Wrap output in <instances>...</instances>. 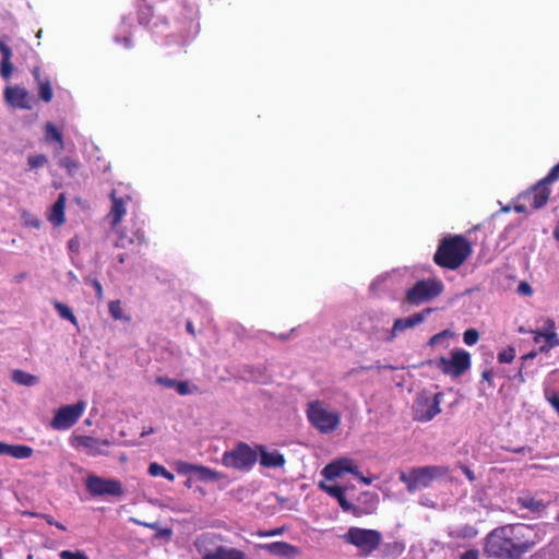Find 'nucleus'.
<instances>
[{
	"label": "nucleus",
	"instance_id": "obj_1",
	"mask_svg": "<svg viewBox=\"0 0 559 559\" xmlns=\"http://www.w3.org/2000/svg\"><path fill=\"white\" fill-rule=\"evenodd\" d=\"M537 543V533L524 523L506 524L493 528L485 537L484 554L488 558L521 559Z\"/></svg>",
	"mask_w": 559,
	"mask_h": 559
},
{
	"label": "nucleus",
	"instance_id": "obj_2",
	"mask_svg": "<svg viewBox=\"0 0 559 559\" xmlns=\"http://www.w3.org/2000/svg\"><path fill=\"white\" fill-rule=\"evenodd\" d=\"M473 247L463 235L443 237L433 254V262L443 269L457 270L472 255Z\"/></svg>",
	"mask_w": 559,
	"mask_h": 559
},
{
	"label": "nucleus",
	"instance_id": "obj_3",
	"mask_svg": "<svg viewBox=\"0 0 559 559\" xmlns=\"http://www.w3.org/2000/svg\"><path fill=\"white\" fill-rule=\"evenodd\" d=\"M449 467L441 465H427L412 467L407 473L401 472L400 480L405 484L408 492L428 488L437 478L448 476Z\"/></svg>",
	"mask_w": 559,
	"mask_h": 559
},
{
	"label": "nucleus",
	"instance_id": "obj_4",
	"mask_svg": "<svg viewBox=\"0 0 559 559\" xmlns=\"http://www.w3.org/2000/svg\"><path fill=\"white\" fill-rule=\"evenodd\" d=\"M344 543L355 546L361 557H368L376 551L382 542V535L377 530L352 526L342 536Z\"/></svg>",
	"mask_w": 559,
	"mask_h": 559
},
{
	"label": "nucleus",
	"instance_id": "obj_5",
	"mask_svg": "<svg viewBox=\"0 0 559 559\" xmlns=\"http://www.w3.org/2000/svg\"><path fill=\"white\" fill-rule=\"evenodd\" d=\"M319 488L326 492L329 496L335 498L345 512H350L353 515L359 518L364 514H371L376 511L379 503V496L374 492L365 491L361 493L362 498L370 499V506L367 509H361L360 506H355L349 502L345 497V489L338 485H328L324 481L319 483Z\"/></svg>",
	"mask_w": 559,
	"mask_h": 559
},
{
	"label": "nucleus",
	"instance_id": "obj_6",
	"mask_svg": "<svg viewBox=\"0 0 559 559\" xmlns=\"http://www.w3.org/2000/svg\"><path fill=\"white\" fill-rule=\"evenodd\" d=\"M307 416L311 425L323 433L336 430L341 424L338 413L328 411L318 401L309 403Z\"/></svg>",
	"mask_w": 559,
	"mask_h": 559
},
{
	"label": "nucleus",
	"instance_id": "obj_7",
	"mask_svg": "<svg viewBox=\"0 0 559 559\" xmlns=\"http://www.w3.org/2000/svg\"><path fill=\"white\" fill-rule=\"evenodd\" d=\"M443 292V284L439 280H420L406 290V301L411 305H421L437 298Z\"/></svg>",
	"mask_w": 559,
	"mask_h": 559
},
{
	"label": "nucleus",
	"instance_id": "obj_8",
	"mask_svg": "<svg viewBox=\"0 0 559 559\" xmlns=\"http://www.w3.org/2000/svg\"><path fill=\"white\" fill-rule=\"evenodd\" d=\"M258 461V450L252 449L246 442H238L234 450L225 452L222 463L236 469H249Z\"/></svg>",
	"mask_w": 559,
	"mask_h": 559
},
{
	"label": "nucleus",
	"instance_id": "obj_9",
	"mask_svg": "<svg viewBox=\"0 0 559 559\" xmlns=\"http://www.w3.org/2000/svg\"><path fill=\"white\" fill-rule=\"evenodd\" d=\"M85 409V402L79 401L75 404L64 405L57 409L50 423L55 430H67L73 427L82 417Z\"/></svg>",
	"mask_w": 559,
	"mask_h": 559
},
{
	"label": "nucleus",
	"instance_id": "obj_10",
	"mask_svg": "<svg viewBox=\"0 0 559 559\" xmlns=\"http://www.w3.org/2000/svg\"><path fill=\"white\" fill-rule=\"evenodd\" d=\"M442 397V392L436 393L432 399H429L428 396L418 397L414 404V420L421 423L432 420L441 413L440 403Z\"/></svg>",
	"mask_w": 559,
	"mask_h": 559
},
{
	"label": "nucleus",
	"instance_id": "obj_11",
	"mask_svg": "<svg viewBox=\"0 0 559 559\" xmlns=\"http://www.w3.org/2000/svg\"><path fill=\"white\" fill-rule=\"evenodd\" d=\"M471 367V355L464 349H454L451 358L441 357L439 368L445 374L453 377L462 376Z\"/></svg>",
	"mask_w": 559,
	"mask_h": 559
},
{
	"label": "nucleus",
	"instance_id": "obj_12",
	"mask_svg": "<svg viewBox=\"0 0 559 559\" xmlns=\"http://www.w3.org/2000/svg\"><path fill=\"white\" fill-rule=\"evenodd\" d=\"M86 489L92 496H112L120 497L123 495L121 481L117 479H106L96 475H90L86 478Z\"/></svg>",
	"mask_w": 559,
	"mask_h": 559
},
{
	"label": "nucleus",
	"instance_id": "obj_13",
	"mask_svg": "<svg viewBox=\"0 0 559 559\" xmlns=\"http://www.w3.org/2000/svg\"><path fill=\"white\" fill-rule=\"evenodd\" d=\"M70 442L73 448L84 449L85 453L91 456L106 455L104 448L111 444L107 439H98L92 436H73Z\"/></svg>",
	"mask_w": 559,
	"mask_h": 559
},
{
	"label": "nucleus",
	"instance_id": "obj_14",
	"mask_svg": "<svg viewBox=\"0 0 559 559\" xmlns=\"http://www.w3.org/2000/svg\"><path fill=\"white\" fill-rule=\"evenodd\" d=\"M550 193L551 190L549 186L543 180H539L523 192L520 199L526 202L532 209L539 210L547 204Z\"/></svg>",
	"mask_w": 559,
	"mask_h": 559
},
{
	"label": "nucleus",
	"instance_id": "obj_15",
	"mask_svg": "<svg viewBox=\"0 0 559 559\" xmlns=\"http://www.w3.org/2000/svg\"><path fill=\"white\" fill-rule=\"evenodd\" d=\"M345 473H349L354 476L359 475V471L354 465L353 460L348 457H341L332 461L322 469V475L328 480H333L341 477Z\"/></svg>",
	"mask_w": 559,
	"mask_h": 559
},
{
	"label": "nucleus",
	"instance_id": "obj_16",
	"mask_svg": "<svg viewBox=\"0 0 559 559\" xmlns=\"http://www.w3.org/2000/svg\"><path fill=\"white\" fill-rule=\"evenodd\" d=\"M110 199L112 201V205L110 212L107 215V219L109 221L111 229H116L118 225L121 223L123 216L126 215L127 203H129L132 200V198L130 194L118 197L117 190H112L110 193Z\"/></svg>",
	"mask_w": 559,
	"mask_h": 559
},
{
	"label": "nucleus",
	"instance_id": "obj_17",
	"mask_svg": "<svg viewBox=\"0 0 559 559\" xmlns=\"http://www.w3.org/2000/svg\"><path fill=\"white\" fill-rule=\"evenodd\" d=\"M4 99L13 108L32 109L31 96L25 87L20 85L7 86L4 90Z\"/></svg>",
	"mask_w": 559,
	"mask_h": 559
},
{
	"label": "nucleus",
	"instance_id": "obj_18",
	"mask_svg": "<svg viewBox=\"0 0 559 559\" xmlns=\"http://www.w3.org/2000/svg\"><path fill=\"white\" fill-rule=\"evenodd\" d=\"M117 239L114 242L116 248L129 249L132 246H142L145 243V235L141 229H136L131 235L122 228L116 229Z\"/></svg>",
	"mask_w": 559,
	"mask_h": 559
},
{
	"label": "nucleus",
	"instance_id": "obj_19",
	"mask_svg": "<svg viewBox=\"0 0 559 559\" xmlns=\"http://www.w3.org/2000/svg\"><path fill=\"white\" fill-rule=\"evenodd\" d=\"M430 312H431V309L427 308L424 311L414 313L407 318L396 319L393 323V326L391 330V336L389 337V341L393 340L399 333L404 332L407 329H411V328L421 323L425 320L426 314H429Z\"/></svg>",
	"mask_w": 559,
	"mask_h": 559
},
{
	"label": "nucleus",
	"instance_id": "obj_20",
	"mask_svg": "<svg viewBox=\"0 0 559 559\" xmlns=\"http://www.w3.org/2000/svg\"><path fill=\"white\" fill-rule=\"evenodd\" d=\"M258 453L260 454V464L266 468L283 467L286 463L285 456L277 450L267 451L265 445H257Z\"/></svg>",
	"mask_w": 559,
	"mask_h": 559
},
{
	"label": "nucleus",
	"instance_id": "obj_21",
	"mask_svg": "<svg viewBox=\"0 0 559 559\" xmlns=\"http://www.w3.org/2000/svg\"><path fill=\"white\" fill-rule=\"evenodd\" d=\"M261 548L267 552L288 559H294L300 555V549L286 542H274L261 545Z\"/></svg>",
	"mask_w": 559,
	"mask_h": 559
},
{
	"label": "nucleus",
	"instance_id": "obj_22",
	"mask_svg": "<svg viewBox=\"0 0 559 559\" xmlns=\"http://www.w3.org/2000/svg\"><path fill=\"white\" fill-rule=\"evenodd\" d=\"M33 75L38 85V94L40 99L45 103H50L53 97L50 80L48 78H41L39 67H35L33 69Z\"/></svg>",
	"mask_w": 559,
	"mask_h": 559
},
{
	"label": "nucleus",
	"instance_id": "obj_23",
	"mask_svg": "<svg viewBox=\"0 0 559 559\" xmlns=\"http://www.w3.org/2000/svg\"><path fill=\"white\" fill-rule=\"evenodd\" d=\"M0 52L2 55L1 63H0V74L4 80H8L11 78L13 73V64L11 62L12 59V49L4 44L0 39Z\"/></svg>",
	"mask_w": 559,
	"mask_h": 559
},
{
	"label": "nucleus",
	"instance_id": "obj_24",
	"mask_svg": "<svg viewBox=\"0 0 559 559\" xmlns=\"http://www.w3.org/2000/svg\"><path fill=\"white\" fill-rule=\"evenodd\" d=\"M518 504L531 512L539 513L546 509V503L534 496L525 495L518 498Z\"/></svg>",
	"mask_w": 559,
	"mask_h": 559
},
{
	"label": "nucleus",
	"instance_id": "obj_25",
	"mask_svg": "<svg viewBox=\"0 0 559 559\" xmlns=\"http://www.w3.org/2000/svg\"><path fill=\"white\" fill-rule=\"evenodd\" d=\"M212 559H247V556L237 548L219 546L212 552Z\"/></svg>",
	"mask_w": 559,
	"mask_h": 559
},
{
	"label": "nucleus",
	"instance_id": "obj_26",
	"mask_svg": "<svg viewBox=\"0 0 559 559\" xmlns=\"http://www.w3.org/2000/svg\"><path fill=\"white\" fill-rule=\"evenodd\" d=\"M64 209H66V198L63 194H60L58 200L53 203L50 213V221L56 225L60 226L64 223Z\"/></svg>",
	"mask_w": 559,
	"mask_h": 559
},
{
	"label": "nucleus",
	"instance_id": "obj_27",
	"mask_svg": "<svg viewBox=\"0 0 559 559\" xmlns=\"http://www.w3.org/2000/svg\"><path fill=\"white\" fill-rule=\"evenodd\" d=\"M12 380L22 385L33 386L38 383V378L21 369H15L12 372Z\"/></svg>",
	"mask_w": 559,
	"mask_h": 559
},
{
	"label": "nucleus",
	"instance_id": "obj_28",
	"mask_svg": "<svg viewBox=\"0 0 559 559\" xmlns=\"http://www.w3.org/2000/svg\"><path fill=\"white\" fill-rule=\"evenodd\" d=\"M34 453L33 448L26 444H10L9 456L14 459H29Z\"/></svg>",
	"mask_w": 559,
	"mask_h": 559
},
{
	"label": "nucleus",
	"instance_id": "obj_29",
	"mask_svg": "<svg viewBox=\"0 0 559 559\" xmlns=\"http://www.w3.org/2000/svg\"><path fill=\"white\" fill-rule=\"evenodd\" d=\"M193 546L202 559H210V537L207 535L203 534L198 537Z\"/></svg>",
	"mask_w": 559,
	"mask_h": 559
},
{
	"label": "nucleus",
	"instance_id": "obj_30",
	"mask_svg": "<svg viewBox=\"0 0 559 559\" xmlns=\"http://www.w3.org/2000/svg\"><path fill=\"white\" fill-rule=\"evenodd\" d=\"M52 306L62 319L70 321L74 325H78V319L70 307L58 300L52 301Z\"/></svg>",
	"mask_w": 559,
	"mask_h": 559
},
{
	"label": "nucleus",
	"instance_id": "obj_31",
	"mask_svg": "<svg viewBox=\"0 0 559 559\" xmlns=\"http://www.w3.org/2000/svg\"><path fill=\"white\" fill-rule=\"evenodd\" d=\"M544 338L545 344L540 346V352L546 353L551 348L559 346V336L556 331L544 332Z\"/></svg>",
	"mask_w": 559,
	"mask_h": 559
},
{
	"label": "nucleus",
	"instance_id": "obj_32",
	"mask_svg": "<svg viewBox=\"0 0 559 559\" xmlns=\"http://www.w3.org/2000/svg\"><path fill=\"white\" fill-rule=\"evenodd\" d=\"M181 472L183 473H187V474H190V475H193V474H198L199 477L203 480H206L210 478V468L207 467H199V466H195V465H192V464H187L182 469Z\"/></svg>",
	"mask_w": 559,
	"mask_h": 559
},
{
	"label": "nucleus",
	"instance_id": "obj_33",
	"mask_svg": "<svg viewBox=\"0 0 559 559\" xmlns=\"http://www.w3.org/2000/svg\"><path fill=\"white\" fill-rule=\"evenodd\" d=\"M108 310H109L110 316L115 320H127V321L130 320V317H124L123 316V311H122V307H121L120 300H112V301H110L109 305H108Z\"/></svg>",
	"mask_w": 559,
	"mask_h": 559
},
{
	"label": "nucleus",
	"instance_id": "obj_34",
	"mask_svg": "<svg viewBox=\"0 0 559 559\" xmlns=\"http://www.w3.org/2000/svg\"><path fill=\"white\" fill-rule=\"evenodd\" d=\"M59 166L67 170L68 175L74 176L79 169V164L69 156L59 159Z\"/></svg>",
	"mask_w": 559,
	"mask_h": 559
},
{
	"label": "nucleus",
	"instance_id": "obj_35",
	"mask_svg": "<svg viewBox=\"0 0 559 559\" xmlns=\"http://www.w3.org/2000/svg\"><path fill=\"white\" fill-rule=\"evenodd\" d=\"M46 136L49 140L58 142L60 144V148H63L62 134L51 122L46 124Z\"/></svg>",
	"mask_w": 559,
	"mask_h": 559
},
{
	"label": "nucleus",
	"instance_id": "obj_36",
	"mask_svg": "<svg viewBox=\"0 0 559 559\" xmlns=\"http://www.w3.org/2000/svg\"><path fill=\"white\" fill-rule=\"evenodd\" d=\"M47 163H48V158L46 155H43V154L28 156V158H27V164L31 169L43 167Z\"/></svg>",
	"mask_w": 559,
	"mask_h": 559
},
{
	"label": "nucleus",
	"instance_id": "obj_37",
	"mask_svg": "<svg viewBox=\"0 0 559 559\" xmlns=\"http://www.w3.org/2000/svg\"><path fill=\"white\" fill-rule=\"evenodd\" d=\"M515 358V349L512 346L503 349L498 354V361L500 364H510Z\"/></svg>",
	"mask_w": 559,
	"mask_h": 559
},
{
	"label": "nucleus",
	"instance_id": "obj_38",
	"mask_svg": "<svg viewBox=\"0 0 559 559\" xmlns=\"http://www.w3.org/2000/svg\"><path fill=\"white\" fill-rule=\"evenodd\" d=\"M479 340V333L475 329H467L463 334V341L466 345L473 346Z\"/></svg>",
	"mask_w": 559,
	"mask_h": 559
},
{
	"label": "nucleus",
	"instance_id": "obj_39",
	"mask_svg": "<svg viewBox=\"0 0 559 559\" xmlns=\"http://www.w3.org/2000/svg\"><path fill=\"white\" fill-rule=\"evenodd\" d=\"M60 559H90L87 555L82 550L71 551L62 550L59 554Z\"/></svg>",
	"mask_w": 559,
	"mask_h": 559
},
{
	"label": "nucleus",
	"instance_id": "obj_40",
	"mask_svg": "<svg viewBox=\"0 0 559 559\" xmlns=\"http://www.w3.org/2000/svg\"><path fill=\"white\" fill-rule=\"evenodd\" d=\"M559 179V163L555 165L549 173L542 179L546 185H550Z\"/></svg>",
	"mask_w": 559,
	"mask_h": 559
},
{
	"label": "nucleus",
	"instance_id": "obj_41",
	"mask_svg": "<svg viewBox=\"0 0 559 559\" xmlns=\"http://www.w3.org/2000/svg\"><path fill=\"white\" fill-rule=\"evenodd\" d=\"M152 16V10L150 7H145L139 11V22L147 25Z\"/></svg>",
	"mask_w": 559,
	"mask_h": 559
},
{
	"label": "nucleus",
	"instance_id": "obj_42",
	"mask_svg": "<svg viewBox=\"0 0 559 559\" xmlns=\"http://www.w3.org/2000/svg\"><path fill=\"white\" fill-rule=\"evenodd\" d=\"M85 283H90L96 292V297L103 299L104 290L100 282L97 278H85Z\"/></svg>",
	"mask_w": 559,
	"mask_h": 559
},
{
	"label": "nucleus",
	"instance_id": "obj_43",
	"mask_svg": "<svg viewBox=\"0 0 559 559\" xmlns=\"http://www.w3.org/2000/svg\"><path fill=\"white\" fill-rule=\"evenodd\" d=\"M166 468L158 463H151L148 466V474L153 477L164 475Z\"/></svg>",
	"mask_w": 559,
	"mask_h": 559
},
{
	"label": "nucleus",
	"instance_id": "obj_44",
	"mask_svg": "<svg viewBox=\"0 0 559 559\" xmlns=\"http://www.w3.org/2000/svg\"><path fill=\"white\" fill-rule=\"evenodd\" d=\"M156 383L167 389H175L177 380L170 379L168 377H157Z\"/></svg>",
	"mask_w": 559,
	"mask_h": 559
},
{
	"label": "nucleus",
	"instance_id": "obj_45",
	"mask_svg": "<svg viewBox=\"0 0 559 559\" xmlns=\"http://www.w3.org/2000/svg\"><path fill=\"white\" fill-rule=\"evenodd\" d=\"M477 530L474 526L465 525L460 531V536L464 538H473L477 535Z\"/></svg>",
	"mask_w": 559,
	"mask_h": 559
},
{
	"label": "nucleus",
	"instance_id": "obj_46",
	"mask_svg": "<svg viewBox=\"0 0 559 559\" xmlns=\"http://www.w3.org/2000/svg\"><path fill=\"white\" fill-rule=\"evenodd\" d=\"M284 533V527H277L271 531H258L257 535L260 537H271L282 535Z\"/></svg>",
	"mask_w": 559,
	"mask_h": 559
},
{
	"label": "nucleus",
	"instance_id": "obj_47",
	"mask_svg": "<svg viewBox=\"0 0 559 559\" xmlns=\"http://www.w3.org/2000/svg\"><path fill=\"white\" fill-rule=\"evenodd\" d=\"M546 397H547V401L549 402V404L555 408V411L559 415V396H558V394L556 392H551L549 394L547 393Z\"/></svg>",
	"mask_w": 559,
	"mask_h": 559
},
{
	"label": "nucleus",
	"instance_id": "obj_48",
	"mask_svg": "<svg viewBox=\"0 0 559 559\" xmlns=\"http://www.w3.org/2000/svg\"><path fill=\"white\" fill-rule=\"evenodd\" d=\"M175 389L180 395H187L190 393L189 384L186 381H177Z\"/></svg>",
	"mask_w": 559,
	"mask_h": 559
},
{
	"label": "nucleus",
	"instance_id": "obj_49",
	"mask_svg": "<svg viewBox=\"0 0 559 559\" xmlns=\"http://www.w3.org/2000/svg\"><path fill=\"white\" fill-rule=\"evenodd\" d=\"M459 467L471 483L475 481L476 476H475L474 472L468 466H466L464 464H460Z\"/></svg>",
	"mask_w": 559,
	"mask_h": 559
},
{
	"label": "nucleus",
	"instance_id": "obj_50",
	"mask_svg": "<svg viewBox=\"0 0 559 559\" xmlns=\"http://www.w3.org/2000/svg\"><path fill=\"white\" fill-rule=\"evenodd\" d=\"M518 290L523 295H531L533 293L531 285L526 282H521Z\"/></svg>",
	"mask_w": 559,
	"mask_h": 559
},
{
	"label": "nucleus",
	"instance_id": "obj_51",
	"mask_svg": "<svg viewBox=\"0 0 559 559\" xmlns=\"http://www.w3.org/2000/svg\"><path fill=\"white\" fill-rule=\"evenodd\" d=\"M131 521L140 526L148 527L152 530H158V523H147V522L136 520V519H131Z\"/></svg>",
	"mask_w": 559,
	"mask_h": 559
},
{
	"label": "nucleus",
	"instance_id": "obj_52",
	"mask_svg": "<svg viewBox=\"0 0 559 559\" xmlns=\"http://www.w3.org/2000/svg\"><path fill=\"white\" fill-rule=\"evenodd\" d=\"M461 559H478V551L467 550L461 556Z\"/></svg>",
	"mask_w": 559,
	"mask_h": 559
},
{
	"label": "nucleus",
	"instance_id": "obj_53",
	"mask_svg": "<svg viewBox=\"0 0 559 559\" xmlns=\"http://www.w3.org/2000/svg\"><path fill=\"white\" fill-rule=\"evenodd\" d=\"M481 378H483V380L487 381L489 383V385H492L493 373L491 370H484L481 372Z\"/></svg>",
	"mask_w": 559,
	"mask_h": 559
},
{
	"label": "nucleus",
	"instance_id": "obj_54",
	"mask_svg": "<svg viewBox=\"0 0 559 559\" xmlns=\"http://www.w3.org/2000/svg\"><path fill=\"white\" fill-rule=\"evenodd\" d=\"M545 331L544 332H550V331H555V321L552 319H547L546 322H545Z\"/></svg>",
	"mask_w": 559,
	"mask_h": 559
},
{
	"label": "nucleus",
	"instance_id": "obj_55",
	"mask_svg": "<svg viewBox=\"0 0 559 559\" xmlns=\"http://www.w3.org/2000/svg\"><path fill=\"white\" fill-rule=\"evenodd\" d=\"M9 445L10 444L0 441V455H9Z\"/></svg>",
	"mask_w": 559,
	"mask_h": 559
},
{
	"label": "nucleus",
	"instance_id": "obj_56",
	"mask_svg": "<svg viewBox=\"0 0 559 559\" xmlns=\"http://www.w3.org/2000/svg\"><path fill=\"white\" fill-rule=\"evenodd\" d=\"M527 205H528V204H527L526 202H524L523 204H516V205L514 206V210H515V212H516V213H525V212H526V206H527Z\"/></svg>",
	"mask_w": 559,
	"mask_h": 559
},
{
	"label": "nucleus",
	"instance_id": "obj_57",
	"mask_svg": "<svg viewBox=\"0 0 559 559\" xmlns=\"http://www.w3.org/2000/svg\"><path fill=\"white\" fill-rule=\"evenodd\" d=\"M361 483H364L365 485H370L372 483V478H369V477H366L364 476L360 472H359V475L356 476Z\"/></svg>",
	"mask_w": 559,
	"mask_h": 559
},
{
	"label": "nucleus",
	"instance_id": "obj_58",
	"mask_svg": "<svg viewBox=\"0 0 559 559\" xmlns=\"http://www.w3.org/2000/svg\"><path fill=\"white\" fill-rule=\"evenodd\" d=\"M534 342L536 344L540 343V340L544 338V332L540 331H534Z\"/></svg>",
	"mask_w": 559,
	"mask_h": 559
},
{
	"label": "nucleus",
	"instance_id": "obj_59",
	"mask_svg": "<svg viewBox=\"0 0 559 559\" xmlns=\"http://www.w3.org/2000/svg\"><path fill=\"white\" fill-rule=\"evenodd\" d=\"M508 451H511L513 453H525L526 451L531 452V449L526 447H521L516 449H508Z\"/></svg>",
	"mask_w": 559,
	"mask_h": 559
},
{
	"label": "nucleus",
	"instance_id": "obj_60",
	"mask_svg": "<svg viewBox=\"0 0 559 559\" xmlns=\"http://www.w3.org/2000/svg\"><path fill=\"white\" fill-rule=\"evenodd\" d=\"M162 477L169 481H173L175 479V475L167 469L165 471L164 475H162Z\"/></svg>",
	"mask_w": 559,
	"mask_h": 559
},
{
	"label": "nucleus",
	"instance_id": "obj_61",
	"mask_svg": "<svg viewBox=\"0 0 559 559\" xmlns=\"http://www.w3.org/2000/svg\"><path fill=\"white\" fill-rule=\"evenodd\" d=\"M359 500L365 504L364 507H360L361 509H367L369 508L370 506V499L369 498H362L361 496L359 497Z\"/></svg>",
	"mask_w": 559,
	"mask_h": 559
},
{
	"label": "nucleus",
	"instance_id": "obj_62",
	"mask_svg": "<svg viewBox=\"0 0 559 559\" xmlns=\"http://www.w3.org/2000/svg\"><path fill=\"white\" fill-rule=\"evenodd\" d=\"M44 519L46 520V522H47L49 525H53V524H55V522H56V521L53 520V518H52L51 515H49V514H45V515H44Z\"/></svg>",
	"mask_w": 559,
	"mask_h": 559
},
{
	"label": "nucleus",
	"instance_id": "obj_63",
	"mask_svg": "<svg viewBox=\"0 0 559 559\" xmlns=\"http://www.w3.org/2000/svg\"><path fill=\"white\" fill-rule=\"evenodd\" d=\"M171 535V531L166 528V530H160L159 533H158V536H167L169 537Z\"/></svg>",
	"mask_w": 559,
	"mask_h": 559
},
{
	"label": "nucleus",
	"instance_id": "obj_64",
	"mask_svg": "<svg viewBox=\"0 0 559 559\" xmlns=\"http://www.w3.org/2000/svg\"><path fill=\"white\" fill-rule=\"evenodd\" d=\"M122 43H123L126 48H130L131 47V39L129 37H123Z\"/></svg>",
	"mask_w": 559,
	"mask_h": 559
}]
</instances>
